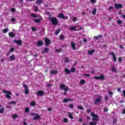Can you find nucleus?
Instances as JSON below:
<instances>
[{"mask_svg":"<svg viewBox=\"0 0 125 125\" xmlns=\"http://www.w3.org/2000/svg\"><path fill=\"white\" fill-rule=\"evenodd\" d=\"M89 124L90 125H97V122H90L89 123Z\"/></svg>","mask_w":125,"mask_h":125,"instance_id":"30","label":"nucleus"},{"mask_svg":"<svg viewBox=\"0 0 125 125\" xmlns=\"http://www.w3.org/2000/svg\"><path fill=\"white\" fill-rule=\"evenodd\" d=\"M61 31V30H60V29H58L56 31V32H55L56 35H58V34H59V33H60Z\"/></svg>","mask_w":125,"mask_h":125,"instance_id":"37","label":"nucleus"},{"mask_svg":"<svg viewBox=\"0 0 125 125\" xmlns=\"http://www.w3.org/2000/svg\"><path fill=\"white\" fill-rule=\"evenodd\" d=\"M78 109H80V110H84V108H83V106H79L78 107Z\"/></svg>","mask_w":125,"mask_h":125,"instance_id":"48","label":"nucleus"},{"mask_svg":"<svg viewBox=\"0 0 125 125\" xmlns=\"http://www.w3.org/2000/svg\"><path fill=\"white\" fill-rule=\"evenodd\" d=\"M8 31H9V29H8V28H5L3 30V33L5 34V33H7Z\"/></svg>","mask_w":125,"mask_h":125,"instance_id":"34","label":"nucleus"},{"mask_svg":"<svg viewBox=\"0 0 125 125\" xmlns=\"http://www.w3.org/2000/svg\"><path fill=\"white\" fill-rule=\"evenodd\" d=\"M8 104H11V105H15V104H16V102L13 101L9 102Z\"/></svg>","mask_w":125,"mask_h":125,"instance_id":"29","label":"nucleus"},{"mask_svg":"<svg viewBox=\"0 0 125 125\" xmlns=\"http://www.w3.org/2000/svg\"><path fill=\"white\" fill-rule=\"evenodd\" d=\"M92 3H96V0H90Z\"/></svg>","mask_w":125,"mask_h":125,"instance_id":"51","label":"nucleus"},{"mask_svg":"<svg viewBox=\"0 0 125 125\" xmlns=\"http://www.w3.org/2000/svg\"><path fill=\"white\" fill-rule=\"evenodd\" d=\"M83 42H87V40H86V39H85V38H83Z\"/></svg>","mask_w":125,"mask_h":125,"instance_id":"60","label":"nucleus"},{"mask_svg":"<svg viewBox=\"0 0 125 125\" xmlns=\"http://www.w3.org/2000/svg\"><path fill=\"white\" fill-rule=\"evenodd\" d=\"M101 38H102V35L101 34L94 37V38H95V40H99V39H101Z\"/></svg>","mask_w":125,"mask_h":125,"instance_id":"20","label":"nucleus"},{"mask_svg":"<svg viewBox=\"0 0 125 125\" xmlns=\"http://www.w3.org/2000/svg\"><path fill=\"white\" fill-rule=\"evenodd\" d=\"M115 7L116 8V9H119L120 8H122L123 7V5H122V4L119 3V4H115Z\"/></svg>","mask_w":125,"mask_h":125,"instance_id":"11","label":"nucleus"},{"mask_svg":"<svg viewBox=\"0 0 125 125\" xmlns=\"http://www.w3.org/2000/svg\"><path fill=\"white\" fill-rule=\"evenodd\" d=\"M30 105H31V106H36V102H35V101H32V102L30 103Z\"/></svg>","mask_w":125,"mask_h":125,"instance_id":"31","label":"nucleus"},{"mask_svg":"<svg viewBox=\"0 0 125 125\" xmlns=\"http://www.w3.org/2000/svg\"><path fill=\"white\" fill-rule=\"evenodd\" d=\"M108 9L113 10L114 9V7H113V6H110L109 7Z\"/></svg>","mask_w":125,"mask_h":125,"instance_id":"59","label":"nucleus"},{"mask_svg":"<svg viewBox=\"0 0 125 125\" xmlns=\"http://www.w3.org/2000/svg\"><path fill=\"white\" fill-rule=\"evenodd\" d=\"M33 115H35V117L33 118L34 121H36V120H40L41 119V116L38 115L37 113H31V116H33Z\"/></svg>","mask_w":125,"mask_h":125,"instance_id":"6","label":"nucleus"},{"mask_svg":"<svg viewBox=\"0 0 125 125\" xmlns=\"http://www.w3.org/2000/svg\"><path fill=\"white\" fill-rule=\"evenodd\" d=\"M9 37H10V38H14L15 34L13 33V32H10L9 33Z\"/></svg>","mask_w":125,"mask_h":125,"instance_id":"22","label":"nucleus"},{"mask_svg":"<svg viewBox=\"0 0 125 125\" xmlns=\"http://www.w3.org/2000/svg\"><path fill=\"white\" fill-rule=\"evenodd\" d=\"M10 60H11L12 61H13L14 60H15V56H14V55H13L12 56H10Z\"/></svg>","mask_w":125,"mask_h":125,"instance_id":"26","label":"nucleus"},{"mask_svg":"<svg viewBox=\"0 0 125 125\" xmlns=\"http://www.w3.org/2000/svg\"><path fill=\"white\" fill-rule=\"evenodd\" d=\"M70 72H71V73H75V72H76V69L74 67H71Z\"/></svg>","mask_w":125,"mask_h":125,"instance_id":"32","label":"nucleus"},{"mask_svg":"<svg viewBox=\"0 0 125 125\" xmlns=\"http://www.w3.org/2000/svg\"><path fill=\"white\" fill-rule=\"evenodd\" d=\"M60 88V89H62V90H64L65 92H67V91L69 90V87H68V86H66V85H65L64 84H61Z\"/></svg>","mask_w":125,"mask_h":125,"instance_id":"3","label":"nucleus"},{"mask_svg":"<svg viewBox=\"0 0 125 125\" xmlns=\"http://www.w3.org/2000/svg\"><path fill=\"white\" fill-rule=\"evenodd\" d=\"M51 74H52V75H57V74H58V70H53L51 71Z\"/></svg>","mask_w":125,"mask_h":125,"instance_id":"21","label":"nucleus"},{"mask_svg":"<svg viewBox=\"0 0 125 125\" xmlns=\"http://www.w3.org/2000/svg\"><path fill=\"white\" fill-rule=\"evenodd\" d=\"M68 115L70 119H71V120H73V119H74V117L73 116V115L72 114V113H71V112H69L68 113Z\"/></svg>","mask_w":125,"mask_h":125,"instance_id":"25","label":"nucleus"},{"mask_svg":"<svg viewBox=\"0 0 125 125\" xmlns=\"http://www.w3.org/2000/svg\"><path fill=\"white\" fill-rule=\"evenodd\" d=\"M14 42L18 44H19L20 46H22V41L21 40H14Z\"/></svg>","mask_w":125,"mask_h":125,"instance_id":"12","label":"nucleus"},{"mask_svg":"<svg viewBox=\"0 0 125 125\" xmlns=\"http://www.w3.org/2000/svg\"><path fill=\"white\" fill-rule=\"evenodd\" d=\"M76 29H77V27H76V26L71 27L70 28V30L71 31H74V30H76Z\"/></svg>","mask_w":125,"mask_h":125,"instance_id":"41","label":"nucleus"},{"mask_svg":"<svg viewBox=\"0 0 125 125\" xmlns=\"http://www.w3.org/2000/svg\"><path fill=\"white\" fill-rule=\"evenodd\" d=\"M95 79L97 81H99V80H101V81H104V80H105V76H104V75H101L100 77L95 76Z\"/></svg>","mask_w":125,"mask_h":125,"instance_id":"7","label":"nucleus"},{"mask_svg":"<svg viewBox=\"0 0 125 125\" xmlns=\"http://www.w3.org/2000/svg\"><path fill=\"white\" fill-rule=\"evenodd\" d=\"M15 21H16V20H15V19L14 18H12L11 19V21H12V22H15Z\"/></svg>","mask_w":125,"mask_h":125,"instance_id":"57","label":"nucleus"},{"mask_svg":"<svg viewBox=\"0 0 125 125\" xmlns=\"http://www.w3.org/2000/svg\"><path fill=\"white\" fill-rule=\"evenodd\" d=\"M108 108H107V107H104V112H108Z\"/></svg>","mask_w":125,"mask_h":125,"instance_id":"53","label":"nucleus"},{"mask_svg":"<svg viewBox=\"0 0 125 125\" xmlns=\"http://www.w3.org/2000/svg\"><path fill=\"white\" fill-rule=\"evenodd\" d=\"M59 18H61L62 19H65V16H64L63 13H61L59 14Z\"/></svg>","mask_w":125,"mask_h":125,"instance_id":"18","label":"nucleus"},{"mask_svg":"<svg viewBox=\"0 0 125 125\" xmlns=\"http://www.w3.org/2000/svg\"><path fill=\"white\" fill-rule=\"evenodd\" d=\"M11 10L12 12H14V11H15V9L14 8H12Z\"/></svg>","mask_w":125,"mask_h":125,"instance_id":"58","label":"nucleus"},{"mask_svg":"<svg viewBox=\"0 0 125 125\" xmlns=\"http://www.w3.org/2000/svg\"><path fill=\"white\" fill-rule=\"evenodd\" d=\"M42 18L37 19L34 20V21L36 22V23H40L41 21H42Z\"/></svg>","mask_w":125,"mask_h":125,"instance_id":"24","label":"nucleus"},{"mask_svg":"<svg viewBox=\"0 0 125 125\" xmlns=\"http://www.w3.org/2000/svg\"><path fill=\"white\" fill-rule=\"evenodd\" d=\"M112 72H117V69H115V66H113L112 67Z\"/></svg>","mask_w":125,"mask_h":125,"instance_id":"43","label":"nucleus"},{"mask_svg":"<svg viewBox=\"0 0 125 125\" xmlns=\"http://www.w3.org/2000/svg\"><path fill=\"white\" fill-rule=\"evenodd\" d=\"M31 16H32V17H34V18H37V17H38V16H37L35 14H31Z\"/></svg>","mask_w":125,"mask_h":125,"instance_id":"46","label":"nucleus"},{"mask_svg":"<svg viewBox=\"0 0 125 125\" xmlns=\"http://www.w3.org/2000/svg\"><path fill=\"white\" fill-rule=\"evenodd\" d=\"M69 107L71 109H73V108H74V105L72 104H69Z\"/></svg>","mask_w":125,"mask_h":125,"instance_id":"47","label":"nucleus"},{"mask_svg":"<svg viewBox=\"0 0 125 125\" xmlns=\"http://www.w3.org/2000/svg\"><path fill=\"white\" fill-rule=\"evenodd\" d=\"M31 29H32V31H33L34 32H36V31H37V29H36V28H35L34 27H32Z\"/></svg>","mask_w":125,"mask_h":125,"instance_id":"50","label":"nucleus"},{"mask_svg":"<svg viewBox=\"0 0 125 125\" xmlns=\"http://www.w3.org/2000/svg\"><path fill=\"white\" fill-rule=\"evenodd\" d=\"M3 93H6L7 94L5 95V97H6V98H8V99H11V94H12V93H11V92L9 91H6L5 90H3Z\"/></svg>","mask_w":125,"mask_h":125,"instance_id":"2","label":"nucleus"},{"mask_svg":"<svg viewBox=\"0 0 125 125\" xmlns=\"http://www.w3.org/2000/svg\"><path fill=\"white\" fill-rule=\"evenodd\" d=\"M25 113H29V112L30 111V108H29L28 107H25Z\"/></svg>","mask_w":125,"mask_h":125,"instance_id":"39","label":"nucleus"},{"mask_svg":"<svg viewBox=\"0 0 125 125\" xmlns=\"http://www.w3.org/2000/svg\"><path fill=\"white\" fill-rule=\"evenodd\" d=\"M109 54L110 55H112L113 61L114 62H116V61H117V57H116V54L113 52H110Z\"/></svg>","mask_w":125,"mask_h":125,"instance_id":"10","label":"nucleus"},{"mask_svg":"<svg viewBox=\"0 0 125 125\" xmlns=\"http://www.w3.org/2000/svg\"><path fill=\"white\" fill-rule=\"evenodd\" d=\"M101 102V99L100 98H97L94 102L95 105H98L99 103Z\"/></svg>","mask_w":125,"mask_h":125,"instance_id":"13","label":"nucleus"},{"mask_svg":"<svg viewBox=\"0 0 125 125\" xmlns=\"http://www.w3.org/2000/svg\"><path fill=\"white\" fill-rule=\"evenodd\" d=\"M55 52H57V53H60L62 52V49L60 48L58 49H56Z\"/></svg>","mask_w":125,"mask_h":125,"instance_id":"27","label":"nucleus"},{"mask_svg":"<svg viewBox=\"0 0 125 125\" xmlns=\"http://www.w3.org/2000/svg\"><path fill=\"white\" fill-rule=\"evenodd\" d=\"M80 83L81 84H82L83 85V84H84V83H85V80H81L80 81Z\"/></svg>","mask_w":125,"mask_h":125,"instance_id":"28","label":"nucleus"},{"mask_svg":"<svg viewBox=\"0 0 125 125\" xmlns=\"http://www.w3.org/2000/svg\"><path fill=\"white\" fill-rule=\"evenodd\" d=\"M91 110L90 109H88L87 110V113H90Z\"/></svg>","mask_w":125,"mask_h":125,"instance_id":"63","label":"nucleus"},{"mask_svg":"<svg viewBox=\"0 0 125 125\" xmlns=\"http://www.w3.org/2000/svg\"><path fill=\"white\" fill-rule=\"evenodd\" d=\"M96 8H94L92 11V13L93 14V15H95V14H96Z\"/></svg>","mask_w":125,"mask_h":125,"instance_id":"33","label":"nucleus"},{"mask_svg":"<svg viewBox=\"0 0 125 125\" xmlns=\"http://www.w3.org/2000/svg\"><path fill=\"white\" fill-rule=\"evenodd\" d=\"M64 62L65 63H68V62H70V60H69V58H65V59L64 60Z\"/></svg>","mask_w":125,"mask_h":125,"instance_id":"42","label":"nucleus"},{"mask_svg":"<svg viewBox=\"0 0 125 125\" xmlns=\"http://www.w3.org/2000/svg\"><path fill=\"white\" fill-rule=\"evenodd\" d=\"M17 117H18L17 114H14L13 115V119H16V118H17Z\"/></svg>","mask_w":125,"mask_h":125,"instance_id":"49","label":"nucleus"},{"mask_svg":"<svg viewBox=\"0 0 125 125\" xmlns=\"http://www.w3.org/2000/svg\"><path fill=\"white\" fill-rule=\"evenodd\" d=\"M91 116L92 117V118H93L92 119V120L94 121V122H97V121H98V115L95 114V113H93V112H92L91 113Z\"/></svg>","mask_w":125,"mask_h":125,"instance_id":"4","label":"nucleus"},{"mask_svg":"<svg viewBox=\"0 0 125 125\" xmlns=\"http://www.w3.org/2000/svg\"><path fill=\"white\" fill-rule=\"evenodd\" d=\"M47 111H48L49 112H51L52 111V108L50 107L47 109Z\"/></svg>","mask_w":125,"mask_h":125,"instance_id":"56","label":"nucleus"},{"mask_svg":"<svg viewBox=\"0 0 125 125\" xmlns=\"http://www.w3.org/2000/svg\"><path fill=\"white\" fill-rule=\"evenodd\" d=\"M44 51H45V52H48V51H49V48H48V47H45L44 48Z\"/></svg>","mask_w":125,"mask_h":125,"instance_id":"35","label":"nucleus"},{"mask_svg":"<svg viewBox=\"0 0 125 125\" xmlns=\"http://www.w3.org/2000/svg\"><path fill=\"white\" fill-rule=\"evenodd\" d=\"M63 123H68L69 122V120L67 118H64L63 120Z\"/></svg>","mask_w":125,"mask_h":125,"instance_id":"44","label":"nucleus"},{"mask_svg":"<svg viewBox=\"0 0 125 125\" xmlns=\"http://www.w3.org/2000/svg\"><path fill=\"white\" fill-rule=\"evenodd\" d=\"M5 108L4 107H2L1 109H0V114L3 113V111H4V109Z\"/></svg>","mask_w":125,"mask_h":125,"instance_id":"36","label":"nucleus"},{"mask_svg":"<svg viewBox=\"0 0 125 125\" xmlns=\"http://www.w3.org/2000/svg\"><path fill=\"white\" fill-rule=\"evenodd\" d=\"M37 45L38 46H42L43 45V42L39 41L37 42Z\"/></svg>","mask_w":125,"mask_h":125,"instance_id":"15","label":"nucleus"},{"mask_svg":"<svg viewBox=\"0 0 125 125\" xmlns=\"http://www.w3.org/2000/svg\"><path fill=\"white\" fill-rule=\"evenodd\" d=\"M69 101H74V100L71 98H65L63 100V103H67V102H69Z\"/></svg>","mask_w":125,"mask_h":125,"instance_id":"14","label":"nucleus"},{"mask_svg":"<svg viewBox=\"0 0 125 125\" xmlns=\"http://www.w3.org/2000/svg\"><path fill=\"white\" fill-rule=\"evenodd\" d=\"M15 50V48L14 47H12L10 49L9 51L10 52H13Z\"/></svg>","mask_w":125,"mask_h":125,"instance_id":"40","label":"nucleus"},{"mask_svg":"<svg viewBox=\"0 0 125 125\" xmlns=\"http://www.w3.org/2000/svg\"><path fill=\"white\" fill-rule=\"evenodd\" d=\"M44 42H45V46H48L50 43V40H49V39L47 38H45Z\"/></svg>","mask_w":125,"mask_h":125,"instance_id":"8","label":"nucleus"},{"mask_svg":"<svg viewBox=\"0 0 125 125\" xmlns=\"http://www.w3.org/2000/svg\"><path fill=\"white\" fill-rule=\"evenodd\" d=\"M123 114H125V108H124L123 110V112H122Z\"/></svg>","mask_w":125,"mask_h":125,"instance_id":"64","label":"nucleus"},{"mask_svg":"<svg viewBox=\"0 0 125 125\" xmlns=\"http://www.w3.org/2000/svg\"><path fill=\"white\" fill-rule=\"evenodd\" d=\"M60 40H61L62 41H63V40H64V35H61L60 36Z\"/></svg>","mask_w":125,"mask_h":125,"instance_id":"38","label":"nucleus"},{"mask_svg":"<svg viewBox=\"0 0 125 125\" xmlns=\"http://www.w3.org/2000/svg\"><path fill=\"white\" fill-rule=\"evenodd\" d=\"M108 99H109V97L108 96H105V101H108Z\"/></svg>","mask_w":125,"mask_h":125,"instance_id":"52","label":"nucleus"},{"mask_svg":"<svg viewBox=\"0 0 125 125\" xmlns=\"http://www.w3.org/2000/svg\"><path fill=\"white\" fill-rule=\"evenodd\" d=\"M36 2L37 4H42L43 2V0H37Z\"/></svg>","mask_w":125,"mask_h":125,"instance_id":"23","label":"nucleus"},{"mask_svg":"<svg viewBox=\"0 0 125 125\" xmlns=\"http://www.w3.org/2000/svg\"><path fill=\"white\" fill-rule=\"evenodd\" d=\"M79 122L82 123V122H83V118H79Z\"/></svg>","mask_w":125,"mask_h":125,"instance_id":"61","label":"nucleus"},{"mask_svg":"<svg viewBox=\"0 0 125 125\" xmlns=\"http://www.w3.org/2000/svg\"><path fill=\"white\" fill-rule=\"evenodd\" d=\"M94 52H95V49H92L91 50L88 51V54L89 55H92V54H93Z\"/></svg>","mask_w":125,"mask_h":125,"instance_id":"17","label":"nucleus"},{"mask_svg":"<svg viewBox=\"0 0 125 125\" xmlns=\"http://www.w3.org/2000/svg\"><path fill=\"white\" fill-rule=\"evenodd\" d=\"M22 86H23L24 88V93L25 94H29V89L28 88V86L26 84H23Z\"/></svg>","mask_w":125,"mask_h":125,"instance_id":"5","label":"nucleus"},{"mask_svg":"<svg viewBox=\"0 0 125 125\" xmlns=\"http://www.w3.org/2000/svg\"><path fill=\"white\" fill-rule=\"evenodd\" d=\"M122 57H119L118 58V61H119V62H122Z\"/></svg>","mask_w":125,"mask_h":125,"instance_id":"54","label":"nucleus"},{"mask_svg":"<svg viewBox=\"0 0 125 125\" xmlns=\"http://www.w3.org/2000/svg\"><path fill=\"white\" fill-rule=\"evenodd\" d=\"M38 96H43L44 95V92L43 91L39 90L37 93Z\"/></svg>","mask_w":125,"mask_h":125,"instance_id":"9","label":"nucleus"},{"mask_svg":"<svg viewBox=\"0 0 125 125\" xmlns=\"http://www.w3.org/2000/svg\"><path fill=\"white\" fill-rule=\"evenodd\" d=\"M64 72H65V73L66 74V75H69L70 74L71 71H70V70L69 69V68H65L64 69Z\"/></svg>","mask_w":125,"mask_h":125,"instance_id":"16","label":"nucleus"},{"mask_svg":"<svg viewBox=\"0 0 125 125\" xmlns=\"http://www.w3.org/2000/svg\"><path fill=\"white\" fill-rule=\"evenodd\" d=\"M84 76H85L86 77H87L88 78H89L90 77V75L88 74H84Z\"/></svg>","mask_w":125,"mask_h":125,"instance_id":"55","label":"nucleus"},{"mask_svg":"<svg viewBox=\"0 0 125 125\" xmlns=\"http://www.w3.org/2000/svg\"><path fill=\"white\" fill-rule=\"evenodd\" d=\"M123 95L124 96V98H125V90H123Z\"/></svg>","mask_w":125,"mask_h":125,"instance_id":"62","label":"nucleus"},{"mask_svg":"<svg viewBox=\"0 0 125 125\" xmlns=\"http://www.w3.org/2000/svg\"><path fill=\"white\" fill-rule=\"evenodd\" d=\"M71 46L74 50H76V44L74 42H71Z\"/></svg>","mask_w":125,"mask_h":125,"instance_id":"19","label":"nucleus"},{"mask_svg":"<svg viewBox=\"0 0 125 125\" xmlns=\"http://www.w3.org/2000/svg\"><path fill=\"white\" fill-rule=\"evenodd\" d=\"M49 19L51 21L52 25L56 26L58 24V20L56 18H51L49 17Z\"/></svg>","mask_w":125,"mask_h":125,"instance_id":"1","label":"nucleus"},{"mask_svg":"<svg viewBox=\"0 0 125 125\" xmlns=\"http://www.w3.org/2000/svg\"><path fill=\"white\" fill-rule=\"evenodd\" d=\"M117 23L118 25H121L123 23V21H122L121 20H119L117 21Z\"/></svg>","mask_w":125,"mask_h":125,"instance_id":"45","label":"nucleus"}]
</instances>
